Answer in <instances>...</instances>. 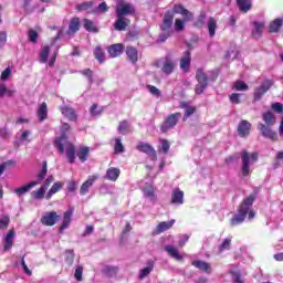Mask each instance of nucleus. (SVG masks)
<instances>
[{
  "label": "nucleus",
  "instance_id": "49530a36",
  "mask_svg": "<svg viewBox=\"0 0 283 283\" xmlns=\"http://www.w3.org/2000/svg\"><path fill=\"white\" fill-rule=\"evenodd\" d=\"M92 185H94V179H87L81 187V190H80L81 196H85V193L90 191V187H92Z\"/></svg>",
  "mask_w": 283,
  "mask_h": 283
},
{
  "label": "nucleus",
  "instance_id": "cd10ccee",
  "mask_svg": "<svg viewBox=\"0 0 283 283\" xmlns=\"http://www.w3.org/2000/svg\"><path fill=\"white\" fill-rule=\"evenodd\" d=\"M176 224V220L163 221L156 228V233H165V231H169Z\"/></svg>",
  "mask_w": 283,
  "mask_h": 283
},
{
  "label": "nucleus",
  "instance_id": "8fccbe9b",
  "mask_svg": "<svg viewBox=\"0 0 283 283\" xmlns=\"http://www.w3.org/2000/svg\"><path fill=\"white\" fill-rule=\"evenodd\" d=\"M83 76L87 77V81L90 83V85H92V83H94V72L90 69H85L83 71L80 72Z\"/></svg>",
  "mask_w": 283,
  "mask_h": 283
},
{
  "label": "nucleus",
  "instance_id": "2eb2a0df",
  "mask_svg": "<svg viewBox=\"0 0 283 283\" xmlns=\"http://www.w3.org/2000/svg\"><path fill=\"white\" fill-rule=\"evenodd\" d=\"M238 134L241 138H244L251 134V123L247 119H242L238 125Z\"/></svg>",
  "mask_w": 283,
  "mask_h": 283
},
{
  "label": "nucleus",
  "instance_id": "a19ab883",
  "mask_svg": "<svg viewBox=\"0 0 283 283\" xmlns=\"http://www.w3.org/2000/svg\"><path fill=\"white\" fill-rule=\"evenodd\" d=\"M283 19L277 18L270 23V32H280V28H282Z\"/></svg>",
  "mask_w": 283,
  "mask_h": 283
},
{
  "label": "nucleus",
  "instance_id": "e2e57ef3",
  "mask_svg": "<svg viewBox=\"0 0 283 283\" xmlns=\"http://www.w3.org/2000/svg\"><path fill=\"white\" fill-rule=\"evenodd\" d=\"M170 147H171V145L169 144V140L161 139V150L164 154H168Z\"/></svg>",
  "mask_w": 283,
  "mask_h": 283
},
{
  "label": "nucleus",
  "instance_id": "a878e982",
  "mask_svg": "<svg viewBox=\"0 0 283 283\" xmlns=\"http://www.w3.org/2000/svg\"><path fill=\"white\" fill-rule=\"evenodd\" d=\"M60 111L62 112L63 116H65L70 120H76V111L70 106H61Z\"/></svg>",
  "mask_w": 283,
  "mask_h": 283
},
{
  "label": "nucleus",
  "instance_id": "6e6d98bb",
  "mask_svg": "<svg viewBox=\"0 0 283 283\" xmlns=\"http://www.w3.org/2000/svg\"><path fill=\"white\" fill-rule=\"evenodd\" d=\"M234 88L238 92H247V90H249V85H247V83L242 82V81H237L234 83Z\"/></svg>",
  "mask_w": 283,
  "mask_h": 283
},
{
  "label": "nucleus",
  "instance_id": "f3484780",
  "mask_svg": "<svg viewBox=\"0 0 283 283\" xmlns=\"http://www.w3.org/2000/svg\"><path fill=\"white\" fill-rule=\"evenodd\" d=\"M170 202L177 206L185 205V192L179 188L174 189Z\"/></svg>",
  "mask_w": 283,
  "mask_h": 283
},
{
  "label": "nucleus",
  "instance_id": "6e6552de",
  "mask_svg": "<svg viewBox=\"0 0 283 283\" xmlns=\"http://www.w3.org/2000/svg\"><path fill=\"white\" fill-rule=\"evenodd\" d=\"M70 130V124L63 123L61 127L62 135L55 139V147L61 154H63V143H67V132Z\"/></svg>",
  "mask_w": 283,
  "mask_h": 283
},
{
  "label": "nucleus",
  "instance_id": "603ef678",
  "mask_svg": "<svg viewBox=\"0 0 283 283\" xmlns=\"http://www.w3.org/2000/svg\"><path fill=\"white\" fill-rule=\"evenodd\" d=\"M207 19V13L201 12L199 14V17L197 18L196 22H195V27L196 28H202V25H205V20Z\"/></svg>",
  "mask_w": 283,
  "mask_h": 283
},
{
  "label": "nucleus",
  "instance_id": "c756f323",
  "mask_svg": "<svg viewBox=\"0 0 283 283\" xmlns=\"http://www.w3.org/2000/svg\"><path fill=\"white\" fill-rule=\"evenodd\" d=\"M36 114L40 123L48 119V104L45 102L40 104Z\"/></svg>",
  "mask_w": 283,
  "mask_h": 283
},
{
  "label": "nucleus",
  "instance_id": "bb28decb",
  "mask_svg": "<svg viewBox=\"0 0 283 283\" xmlns=\"http://www.w3.org/2000/svg\"><path fill=\"white\" fill-rule=\"evenodd\" d=\"M154 264L155 262L151 259L146 262L147 266L139 271V280H145V277H147V275L154 271Z\"/></svg>",
  "mask_w": 283,
  "mask_h": 283
},
{
  "label": "nucleus",
  "instance_id": "39448f33",
  "mask_svg": "<svg viewBox=\"0 0 283 283\" xmlns=\"http://www.w3.org/2000/svg\"><path fill=\"white\" fill-rule=\"evenodd\" d=\"M134 12H136V9L132 3H128L122 0L116 6L117 17H127L129 14H134Z\"/></svg>",
  "mask_w": 283,
  "mask_h": 283
},
{
  "label": "nucleus",
  "instance_id": "b1692460",
  "mask_svg": "<svg viewBox=\"0 0 283 283\" xmlns=\"http://www.w3.org/2000/svg\"><path fill=\"white\" fill-rule=\"evenodd\" d=\"M123 50H125V46H123V44H113L108 48V54L109 56H112V59H116V56H120L123 54Z\"/></svg>",
  "mask_w": 283,
  "mask_h": 283
},
{
  "label": "nucleus",
  "instance_id": "37998d69",
  "mask_svg": "<svg viewBox=\"0 0 283 283\" xmlns=\"http://www.w3.org/2000/svg\"><path fill=\"white\" fill-rule=\"evenodd\" d=\"M84 28L87 32H93L95 34L98 32V28L94 25V22L90 19H84Z\"/></svg>",
  "mask_w": 283,
  "mask_h": 283
},
{
  "label": "nucleus",
  "instance_id": "c85d7f7f",
  "mask_svg": "<svg viewBox=\"0 0 283 283\" xmlns=\"http://www.w3.org/2000/svg\"><path fill=\"white\" fill-rule=\"evenodd\" d=\"M52 48H54V41L51 45H45L40 52V63H48V57L50 56V52H52Z\"/></svg>",
  "mask_w": 283,
  "mask_h": 283
},
{
  "label": "nucleus",
  "instance_id": "69168bd1",
  "mask_svg": "<svg viewBox=\"0 0 283 283\" xmlns=\"http://www.w3.org/2000/svg\"><path fill=\"white\" fill-rule=\"evenodd\" d=\"M74 276L77 282H81V280H83V268L81 265L76 268Z\"/></svg>",
  "mask_w": 283,
  "mask_h": 283
},
{
  "label": "nucleus",
  "instance_id": "e433bc0d",
  "mask_svg": "<svg viewBox=\"0 0 283 283\" xmlns=\"http://www.w3.org/2000/svg\"><path fill=\"white\" fill-rule=\"evenodd\" d=\"M240 12H249L251 10V0H237Z\"/></svg>",
  "mask_w": 283,
  "mask_h": 283
},
{
  "label": "nucleus",
  "instance_id": "ea45409f",
  "mask_svg": "<svg viewBox=\"0 0 283 283\" xmlns=\"http://www.w3.org/2000/svg\"><path fill=\"white\" fill-rule=\"evenodd\" d=\"M59 191H61V184L60 182H55L51 189L48 191V193L45 195V199L46 200H51L52 197L54 196V193H59Z\"/></svg>",
  "mask_w": 283,
  "mask_h": 283
},
{
  "label": "nucleus",
  "instance_id": "58836bf2",
  "mask_svg": "<svg viewBox=\"0 0 283 283\" xmlns=\"http://www.w3.org/2000/svg\"><path fill=\"white\" fill-rule=\"evenodd\" d=\"M180 107L185 109V118H189V116L196 114V107L187 105L186 102H181Z\"/></svg>",
  "mask_w": 283,
  "mask_h": 283
},
{
  "label": "nucleus",
  "instance_id": "2f4dec72",
  "mask_svg": "<svg viewBox=\"0 0 283 283\" xmlns=\"http://www.w3.org/2000/svg\"><path fill=\"white\" fill-rule=\"evenodd\" d=\"M76 156L81 163L87 161V156H90V147L82 146L76 150Z\"/></svg>",
  "mask_w": 283,
  "mask_h": 283
},
{
  "label": "nucleus",
  "instance_id": "79ce46f5",
  "mask_svg": "<svg viewBox=\"0 0 283 283\" xmlns=\"http://www.w3.org/2000/svg\"><path fill=\"white\" fill-rule=\"evenodd\" d=\"M117 132H119V134H123V136H127V134H129V122L127 120L119 122Z\"/></svg>",
  "mask_w": 283,
  "mask_h": 283
},
{
  "label": "nucleus",
  "instance_id": "680f3d73",
  "mask_svg": "<svg viewBox=\"0 0 283 283\" xmlns=\"http://www.w3.org/2000/svg\"><path fill=\"white\" fill-rule=\"evenodd\" d=\"M96 109H98V104H93L91 106V116H101L103 114V108H101L99 111Z\"/></svg>",
  "mask_w": 283,
  "mask_h": 283
},
{
  "label": "nucleus",
  "instance_id": "a18cd8bd",
  "mask_svg": "<svg viewBox=\"0 0 283 283\" xmlns=\"http://www.w3.org/2000/svg\"><path fill=\"white\" fill-rule=\"evenodd\" d=\"M231 249V238H226L219 245V253H224V251H229Z\"/></svg>",
  "mask_w": 283,
  "mask_h": 283
},
{
  "label": "nucleus",
  "instance_id": "6ab92c4d",
  "mask_svg": "<svg viewBox=\"0 0 283 283\" xmlns=\"http://www.w3.org/2000/svg\"><path fill=\"white\" fill-rule=\"evenodd\" d=\"M164 251H166L168 253V255H170V258H174V260H177V262H180V260H182V258H185V254H181L178 251V248H176L174 245L164 247Z\"/></svg>",
  "mask_w": 283,
  "mask_h": 283
},
{
  "label": "nucleus",
  "instance_id": "f8f14e48",
  "mask_svg": "<svg viewBox=\"0 0 283 283\" xmlns=\"http://www.w3.org/2000/svg\"><path fill=\"white\" fill-rule=\"evenodd\" d=\"M142 191L149 202H156V200H158V196H156V190L151 182H146L145 186L142 187Z\"/></svg>",
  "mask_w": 283,
  "mask_h": 283
},
{
  "label": "nucleus",
  "instance_id": "5701e85b",
  "mask_svg": "<svg viewBox=\"0 0 283 283\" xmlns=\"http://www.w3.org/2000/svg\"><path fill=\"white\" fill-rule=\"evenodd\" d=\"M192 266L208 274L211 273L212 271L211 263H207L206 261H200V260L192 261Z\"/></svg>",
  "mask_w": 283,
  "mask_h": 283
},
{
  "label": "nucleus",
  "instance_id": "0e129e2a",
  "mask_svg": "<svg viewBox=\"0 0 283 283\" xmlns=\"http://www.w3.org/2000/svg\"><path fill=\"white\" fill-rule=\"evenodd\" d=\"M12 74V69L7 67L2 73H1V81H8Z\"/></svg>",
  "mask_w": 283,
  "mask_h": 283
},
{
  "label": "nucleus",
  "instance_id": "9b49d317",
  "mask_svg": "<svg viewBox=\"0 0 283 283\" xmlns=\"http://www.w3.org/2000/svg\"><path fill=\"white\" fill-rule=\"evenodd\" d=\"M51 184L52 179H46L38 190L32 191L31 197L33 200H43L45 198V191H48Z\"/></svg>",
  "mask_w": 283,
  "mask_h": 283
},
{
  "label": "nucleus",
  "instance_id": "393cba45",
  "mask_svg": "<svg viewBox=\"0 0 283 283\" xmlns=\"http://www.w3.org/2000/svg\"><path fill=\"white\" fill-rule=\"evenodd\" d=\"M17 233L14 230H10L4 238V251H10L14 244V238Z\"/></svg>",
  "mask_w": 283,
  "mask_h": 283
},
{
  "label": "nucleus",
  "instance_id": "4d7b16f0",
  "mask_svg": "<svg viewBox=\"0 0 283 283\" xmlns=\"http://www.w3.org/2000/svg\"><path fill=\"white\" fill-rule=\"evenodd\" d=\"M125 151V146H123V142L120 138L115 139V154H123Z\"/></svg>",
  "mask_w": 283,
  "mask_h": 283
},
{
  "label": "nucleus",
  "instance_id": "3c124183",
  "mask_svg": "<svg viewBox=\"0 0 283 283\" xmlns=\"http://www.w3.org/2000/svg\"><path fill=\"white\" fill-rule=\"evenodd\" d=\"M120 176V169L118 168H108L106 171V178H118Z\"/></svg>",
  "mask_w": 283,
  "mask_h": 283
},
{
  "label": "nucleus",
  "instance_id": "864d4df0",
  "mask_svg": "<svg viewBox=\"0 0 283 283\" xmlns=\"http://www.w3.org/2000/svg\"><path fill=\"white\" fill-rule=\"evenodd\" d=\"M171 36V31H161L157 39V43H165Z\"/></svg>",
  "mask_w": 283,
  "mask_h": 283
},
{
  "label": "nucleus",
  "instance_id": "dca6fc26",
  "mask_svg": "<svg viewBox=\"0 0 283 283\" xmlns=\"http://www.w3.org/2000/svg\"><path fill=\"white\" fill-rule=\"evenodd\" d=\"M56 220H59V214L56 212H46L42 219L41 222L42 224H45V227H54L56 224Z\"/></svg>",
  "mask_w": 283,
  "mask_h": 283
},
{
  "label": "nucleus",
  "instance_id": "aec40b11",
  "mask_svg": "<svg viewBox=\"0 0 283 283\" xmlns=\"http://www.w3.org/2000/svg\"><path fill=\"white\" fill-rule=\"evenodd\" d=\"M189 67H191V52L186 51L180 60V70L189 72Z\"/></svg>",
  "mask_w": 283,
  "mask_h": 283
},
{
  "label": "nucleus",
  "instance_id": "473e14b6",
  "mask_svg": "<svg viewBox=\"0 0 283 283\" xmlns=\"http://www.w3.org/2000/svg\"><path fill=\"white\" fill-rule=\"evenodd\" d=\"M262 119L265 123L264 125L272 126V127H273V125H275V115L271 111L263 113Z\"/></svg>",
  "mask_w": 283,
  "mask_h": 283
},
{
  "label": "nucleus",
  "instance_id": "9d476101",
  "mask_svg": "<svg viewBox=\"0 0 283 283\" xmlns=\"http://www.w3.org/2000/svg\"><path fill=\"white\" fill-rule=\"evenodd\" d=\"M273 86V82L265 80L262 85L255 88L254 91V101H260Z\"/></svg>",
  "mask_w": 283,
  "mask_h": 283
},
{
  "label": "nucleus",
  "instance_id": "4be33fe9",
  "mask_svg": "<svg viewBox=\"0 0 283 283\" xmlns=\"http://www.w3.org/2000/svg\"><path fill=\"white\" fill-rule=\"evenodd\" d=\"M129 23H130L129 19L120 15V17H117V20L114 23V28L118 32H123V30L127 29V25H129Z\"/></svg>",
  "mask_w": 283,
  "mask_h": 283
},
{
  "label": "nucleus",
  "instance_id": "de8ad7c7",
  "mask_svg": "<svg viewBox=\"0 0 283 283\" xmlns=\"http://www.w3.org/2000/svg\"><path fill=\"white\" fill-rule=\"evenodd\" d=\"M94 55L99 63H105V52H103V49H101V46H97L95 49Z\"/></svg>",
  "mask_w": 283,
  "mask_h": 283
},
{
  "label": "nucleus",
  "instance_id": "0eeeda50",
  "mask_svg": "<svg viewBox=\"0 0 283 283\" xmlns=\"http://www.w3.org/2000/svg\"><path fill=\"white\" fill-rule=\"evenodd\" d=\"M273 126H269V125H264L262 123H259L256 126V129L260 130L261 136H263V138H268L269 140H277V133H275L273 130V128H271Z\"/></svg>",
  "mask_w": 283,
  "mask_h": 283
},
{
  "label": "nucleus",
  "instance_id": "bf43d9fd",
  "mask_svg": "<svg viewBox=\"0 0 283 283\" xmlns=\"http://www.w3.org/2000/svg\"><path fill=\"white\" fill-rule=\"evenodd\" d=\"M175 30H176V32H182V30H185V21H182L180 19H176L175 20Z\"/></svg>",
  "mask_w": 283,
  "mask_h": 283
},
{
  "label": "nucleus",
  "instance_id": "052dcab7",
  "mask_svg": "<svg viewBox=\"0 0 283 283\" xmlns=\"http://www.w3.org/2000/svg\"><path fill=\"white\" fill-rule=\"evenodd\" d=\"M38 40H39V33H36V31H34L33 29L29 30V41L31 43H36Z\"/></svg>",
  "mask_w": 283,
  "mask_h": 283
},
{
  "label": "nucleus",
  "instance_id": "13d9d810",
  "mask_svg": "<svg viewBox=\"0 0 283 283\" xmlns=\"http://www.w3.org/2000/svg\"><path fill=\"white\" fill-rule=\"evenodd\" d=\"M271 109H273V112H275L276 114H283V105L280 102L273 103L271 105Z\"/></svg>",
  "mask_w": 283,
  "mask_h": 283
},
{
  "label": "nucleus",
  "instance_id": "1a4fd4ad",
  "mask_svg": "<svg viewBox=\"0 0 283 283\" xmlns=\"http://www.w3.org/2000/svg\"><path fill=\"white\" fill-rule=\"evenodd\" d=\"M176 60L171 57L170 55H167L161 65V72L169 76V74H174V70H176Z\"/></svg>",
  "mask_w": 283,
  "mask_h": 283
},
{
  "label": "nucleus",
  "instance_id": "a211bd4d",
  "mask_svg": "<svg viewBox=\"0 0 283 283\" xmlns=\"http://www.w3.org/2000/svg\"><path fill=\"white\" fill-rule=\"evenodd\" d=\"M174 12L176 14H182V17H186L185 21H191L193 19V13L182 8V4H175L171 13L174 14Z\"/></svg>",
  "mask_w": 283,
  "mask_h": 283
},
{
  "label": "nucleus",
  "instance_id": "f704fd0d",
  "mask_svg": "<svg viewBox=\"0 0 283 283\" xmlns=\"http://www.w3.org/2000/svg\"><path fill=\"white\" fill-rule=\"evenodd\" d=\"M33 187H36V181H31V182L15 189V193H18V196H23L24 193H28V191H30V189H33Z\"/></svg>",
  "mask_w": 283,
  "mask_h": 283
},
{
  "label": "nucleus",
  "instance_id": "4468645a",
  "mask_svg": "<svg viewBox=\"0 0 283 283\" xmlns=\"http://www.w3.org/2000/svg\"><path fill=\"white\" fill-rule=\"evenodd\" d=\"M171 25H174V13L168 11L164 15V21L160 25L161 32H171Z\"/></svg>",
  "mask_w": 283,
  "mask_h": 283
},
{
  "label": "nucleus",
  "instance_id": "f03ea898",
  "mask_svg": "<svg viewBox=\"0 0 283 283\" xmlns=\"http://www.w3.org/2000/svg\"><path fill=\"white\" fill-rule=\"evenodd\" d=\"M241 172L245 178L251 176V166L258 163V153H249L247 150L241 151Z\"/></svg>",
  "mask_w": 283,
  "mask_h": 283
},
{
  "label": "nucleus",
  "instance_id": "ddd939ff",
  "mask_svg": "<svg viewBox=\"0 0 283 283\" xmlns=\"http://www.w3.org/2000/svg\"><path fill=\"white\" fill-rule=\"evenodd\" d=\"M65 149L69 163L73 164L76 160V149L72 143L67 142V139L66 142H63V154H65Z\"/></svg>",
  "mask_w": 283,
  "mask_h": 283
},
{
  "label": "nucleus",
  "instance_id": "09e8293b",
  "mask_svg": "<svg viewBox=\"0 0 283 283\" xmlns=\"http://www.w3.org/2000/svg\"><path fill=\"white\" fill-rule=\"evenodd\" d=\"M93 6H94V1L82 2L76 6V10H78V12H85L90 10V8H92Z\"/></svg>",
  "mask_w": 283,
  "mask_h": 283
},
{
  "label": "nucleus",
  "instance_id": "72a5a7b5",
  "mask_svg": "<svg viewBox=\"0 0 283 283\" xmlns=\"http://www.w3.org/2000/svg\"><path fill=\"white\" fill-rule=\"evenodd\" d=\"M126 55L128 60L133 63H136V61H138V51L136 50V48L127 46Z\"/></svg>",
  "mask_w": 283,
  "mask_h": 283
},
{
  "label": "nucleus",
  "instance_id": "423d86ee",
  "mask_svg": "<svg viewBox=\"0 0 283 283\" xmlns=\"http://www.w3.org/2000/svg\"><path fill=\"white\" fill-rule=\"evenodd\" d=\"M136 149L138 151H142V154H146V156H148V158H150V160L156 161L158 160V155L156 154V149H154V146L140 142L137 144Z\"/></svg>",
  "mask_w": 283,
  "mask_h": 283
},
{
  "label": "nucleus",
  "instance_id": "774afa93",
  "mask_svg": "<svg viewBox=\"0 0 283 283\" xmlns=\"http://www.w3.org/2000/svg\"><path fill=\"white\" fill-rule=\"evenodd\" d=\"M231 275L234 283H244L243 281L240 280V272H231Z\"/></svg>",
  "mask_w": 283,
  "mask_h": 283
},
{
  "label": "nucleus",
  "instance_id": "7c9ffc66",
  "mask_svg": "<svg viewBox=\"0 0 283 283\" xmlns=\"http://www.w3.org/2000/svg\"><path fill=\"white\" fill-rule=\"evenodd\" d=\"M254 30H252L253 39H260L262 36V32H264V22H253Z\"/></svg>",
  "mask_w": 283,
  "mask_h": 283
},
{
  "label": "nucleus",
  "instance_id": "4c0bfd02",
  "mask_svg": "<svg viewBox=\"0 0 283 283\" xmlns=\"http://www.w3.org/2000/svg\"><path fill=\"white\" fill-rule=\"evenodd\" d=\"M81 25V21L78 18H73L69 24V34H75V32H78V28Z\"/></svg>",
  "mask_w": 283,
  "mask_h": 283
},
{
  "label": "nucleus",
  "instance_id": "7ed1b4c3",
  "mask_svg": "<svg viewBox=\"0 0 283 283\" xmlns=\"http://www.w3.org/2000/svg\"><path fill=\"white\" fill-rule=\"evenodd\" d=\"M181 118H182L181 113H172L168 115L163 122V124L160 125V132L163 134H167V132H170V129H174V127L178 125Z\"/></svg>",
  "mask_w": 283,
  "mask_h": 283
},
{
  "label": "nucleus",
  "instance_id": "f257e3e1",
  "mask_svg": "<svg viewBox=\"0 0 283 283\" xmlns=\"http://www.w3.org/2000/svg\"><path fill=\"white\" fill-rule=\"evenodd\" d=\"M253 202H255V195H250L241 202L238 213L234 214L231 219L232 227H238V224H242V222L247 220V216L248 220H253V218H255V211H253Z\"/></svg>",
  "mask_w": 283,
  "mask_h": 283
},
{
  "label": "nucleus",
  "instance_id": "c9c22d12",
  "mask_svg": "<svg viewBox=\"0 0 283 283\" xmlns=\"http://www.w3.org/2000/svg\"><path fill=\"white\" fill-rule=\"evenodd\" d=\"M207 28L209 31V35L211 38L216 36V30H218V21H216L213 18H210L208 20Z\"/></svg>",
  "mask_w": 283,
  "mask_h": 283
},
{
  "label": "nucleus",
  "instance_id": "412c9836",
  "mask_svg": "<svg viewBox=\"0 0 283 283\" xmlns=\"http://www.w3.org/2000/svg\"><path fill=\"white\" fill-rule=\"evenodd\" d=\"M73 214H74V208H70L69 210H66L64 212L63 222H62V226L60 228V231H65V229H67V227H70V224L72 222V216Z\"/></svg>",
  "mask_w": 283,
  "mask_h": 283
},
{
  "label": "nucleus",
  "instance_id": "5fc2aeb1",
  "mask_svg": "<svg viewBox=\"0 0 283 283\" xmlns=\"http://www.w3.org/2000/svg\"><path fill=\"white\" fill-rule=\"evenodd\" d=\"M65 262L69 264V266H72L74 263V251L73 250H67L65 252Z\"/></svg>",
  "mask_w": 283,
  "mask_h": 283
},
{
  "label": "nucleus",
  "instance_id": "338daca9",
  "mask_svg": "<svg viewBox=\"0 0 283 283\" xmlns=\"http://www.w3.org/2000/svg\"><path fill=\"white\" fill-rule=\"evenodd\" d=\"M8 224H10V218L3 217L0 219V229H8Z\"/></svg>",
  "mask_w": 283,
  "mask_h": 283
},
{
  "label": "nucleus",
  "instance_id": "c03bdc74",
  "mask_svg": "<svg viewBox=\"0 0 283 283\" xmlns=\"http://www.w3.org/2000/svg\"><path fill=\"white\" fill-rule=\"evenodd\" d=\"M109 10V7H107V3L102 2L99 3L95 9H93L91 12L93 14H105Z\"/></svg>",
  "mask_w": 283,
  "mask_h": 283
},
{
  "label": "nucleus",
  "instance_id": "20e7f679",
  "mask_svg": "<svg viewBox=\"0 0 283 283\" xmlns=\"http://www.w3.org/2000/svg\"><path fill=\"white\" fill-rule=\"evenodd\" d=\"M196 78L198 84L195 87L196 94H202L209 85V76L202 71V69H198L196 73Z\"/></svg>",
  "mask_w": 283,
  "mask_h": 283
}]
</instances>
